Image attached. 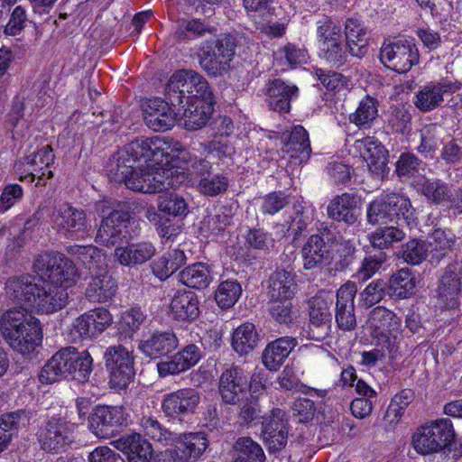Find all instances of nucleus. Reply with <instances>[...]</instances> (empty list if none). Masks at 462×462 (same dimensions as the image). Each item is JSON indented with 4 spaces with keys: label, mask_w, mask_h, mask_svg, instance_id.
Returning a JSON list of instances; mask_svg holds the SVG:
<instances>
[{
    "label": "nucleus",
    "mask_w": 462,
    "mask_h": 462,
    "mask_svg": "<svg viewBox=\"0 0 462 462\" xmlns=\"http://www.w3.org/2000/svg\"><path fill=\"white\" fill-rule=\"evenodd\" d=\"M37 276H14L5 283L7 297L15 304L38 313H52L63 309L68 289L75 282L76 267L60 253L39 255L33 263Z\"/></svg>",
    "instance_id": "f257e3e1"
},
{
    "label": "nucleus",
    "mask_w": 462,
    "mask_h": 462,
    "mask_svg": "<svg viewBox=\"0 0 462 462\" xmlns=\"http://www.w3.org/2000/svg\"><path fill=\"white\" fill-rule=\"evenodd\" d=\"M29 310L20 305V308H13L5 312L0 319L2 337L14 350L22 355L32 352L42 340L40 322Z\"/></svg>",
    "instance_id": "f03ea898"
},
{
    "label": "nucleus",
    "mask_w": 462,
    "mask_h": 462,
    "mask_svg": "<svg viewBox=\"0 0 462 462\" xmlns=\"http://www.w3.org/2000/svg\"><path fill=\"white\" fill-rule=\"evenodd\" d=\"M165 97L174 107L184 102L213 101V93L206 79L194 70L174 72L165 88Z\"/></svg>",
    "instance_id": "7ed1b4c3"
},
{
    "label": "nucleus",
    "mask_w": 462,
    "mask_h": 462,
    "mask_svg": "<svg viewBox=\"0 0 462 462\" xmlns=\"http://www.w3.org/2000/svg\"><path fill=\"white\" fill-rule=\"evenodd\" d=\"M160 165L152 164L139 170L137 177L128 180L127 188L143 193H161L176 189L185 181L184 172Z\"/></svg>",
    "instance_id": "20e7f679"
},
{
    "label": "nucleus",
    "mask_w": 462,
    "mask_h": 462,
    "mask_svg": "<svg viewBox=\"0 0 462 462\" xmlns=\"http://www.w3.org/2000/svg\"><path fill=\"white\" fill-rule=\"evenodd\" d=\"M455 439L453 424L448 419H440L422 426L413 435V447L426 455L450 448Z\"/></svg>",
    "instance_id": "39448f33"
},
{
    "label": "nucleus",
    "mask_w": 462,
    "mask_h": 462,
    "mask_svg": "<svg viewBox=\"0 0 462 462\" xmlns=\"http://www.w3.org/2000/svg\"><path fill=\"white\" fill-rule=\"evenodd\" d=\"M170 147V142L165 138L140 136L125 145L124 150L135 160L139 170H142L152 164H162L164 159L165 162H169Z\"/></svg>",
    "instance_id": "423d86ee"
},
{
    "label": "nucleus",
    "mask_w": 462,
    "mask_h": 462,
    "mask_svg": "<svg viewBox=\"0 0 462 462\" xmlns=\"http://www.w3.org/2000/svg\"><path fill=\"white\" fill-rule=\"evenodd\" d=\"M104 359L110 386L119 390L126 388L135 374L132 352L122 345L111 346L106 348Z\"/></svg>",
    "instance_id": "0eeeda50"
},
{
    "label": "nucleus",
    "mask_w": 462,
    "mask_h": 462,
    "mask_svg": "<svg viewBox=\"0 0 462 462\" xmlns=\"http://www.w3.org/2000/svg\"><path fill=\"white\" fill-rule=\"evenodd\" d=\"M331 299L325 293H318L308 300L309 323L304 336L310 340L322 341L327 338L332 327Z\"/></svg>",
    "instance_id": "6e6552de"
},
{
    "label": "nucleus",
    "mask_w": 462,
    "mask_h": 462,
    "mask_svg": "<svg viewBox=\"0 0 462 462\" xmlns=\"http://www.w3.org/2000/svg\"><path fill=\"white\" fill-rule=\"evenodd\" d=\"M172 446L161 453L162 462H191L198 460L208 447L204 432L182 434L173 437Z\"/></svg>",
    "instance_id": "1a4fd4ad"
},
{
    "label": "nucleus",
    "mask_w": 462,
    "mask_h": 462,
    "mask_svg": "<svg viewBox=\"0 0 462 462\" xmlns=\"http://www.w3.org/2000/svg\"><path fill=\"white\" fill-rule=\"evenodd\" d=\"M235 40L230 35H224L214 43L204 42L199 48L201 67L209 74H222L235 55Z\"/></svg>",
    "instance_id": "9d476101"
},
{
    "label": "nucleus",
    "mask_w": 462,
    "mask_h": 462,
    "mask_svg": "<svg viewBox=\"0 0 462 462\" xmlns=\"http://www.w3.org/2000/svg\"><path fill=\"white\" fill-rule=\"evenodd\" d=\"M41 448L49 453H60L73 442V432L69 422L60 416H52L37 433Z\"/></svg>",
    "instance_id": "9b49d317"
},
{
    "label": "nucleus",
    "mask_w": 462,
    "mask_h": 462,
    "mask_svg": "<svg viewBox=\"0 0 462 462\" xmlns=\"http://www.w3.org/2000/svg\"><path fill=\"white\" fill-rule=\"evenodd\" d=\"M419 51L414 43L408 40L394 42H383L380 49L382 63L398 73L408 72L419 61Z\"/></svg>",
    "instance_id": "f8f14e48"
},
{
    "label": "nucleus",
    "mask_w": 462,
    "mask_h": 462,
    "mask_svg": "<svg viewBox=\"0 0 462 462\" xmlns=\"http://www.w3.org/2000/svg\"><path fill=\"white\" fill-rule=\"evenodd\" d=\"M89 430L100 439H110L126 425V414L120 406H96L88 417Z\"/></svg>",
    "instance_id": "ddd939ff"
},
{
    "label": "nucleus",
    "mask_w": 462,
    "mask_h": 462,
    "mask_svg": "<svg viewBox=\"0 0 462 462\" xmlns=\"http://www.w3.org/2000/svg\"><path fill=\"white\" fill-rule=\"evenodd\" d=\"M336 238L334 229L321 225L319 232L311 235L302 247L303 268L305 270L320 268L328 258L330 245Z\"/></svg>",
    "instance_id": "4468645a"
},
{
    "label": "nucleus",
    "mask_w": 462,
    "mask_h": 462,
    "mask_svg": "<svg viewBox=\"0 0 462 462\" xmlns=\"http://www.w3.org/2000/svg\"><path fill=\"white\" fill-rule=\"evenodd\" d=\"M460 88L459 82L448 79L429 82L420 88L414 104L421 112L432 111L448 102L451 96Z\"/></svg>",
    "instance_id": "2eb2a0df"
},
{
    "label": "nucleus",
    "mask_w": 462,
    "mask_h": 462,
    "mask_svg": "<svg viewBox=\"0 0 462 462\" xmlns=\"http://www.w3.org/2000/svg\"><path fill=\"white\" fill-rule=\"evenodd\" d=\"M199 402L198 391L182 388L163 395L162 411L167 417L181 420L195 412Z\"/></svg>",
    "instance_id": "dca6fc26"
},
{
    "label": "nucleus",
    "mask_w": 462,
    "mask_h": 462,
    "mask_svg": "<svg viewBox=\"0 0 462 462\" xmlns=\"http://www.w3.org/2000/svg\"><path fill=\"white\" fill-rule=\"evenodd\" d=\"M462 299V262L448 264L439 280L438 300L446 309H456Z\"/></svg>",
    "instance_id": "f3484780"
},
{
    "label": "nucleus",
    "mask_w": 462,
    "mask_h": 462,
    "mask_svg": "<svg viewBox=\"0 0 462 462\" xmlns=\"http://www.w3.org/2000/svg\"><path fill=\"white\" fill-rule=\"evenodd\" d=\"M263 437L271 452L282 450L288 442V420L286 412L274 408L268 415L263 416Z\"/></svg>",
    "instance_id": "a211bd4d"
},
{
    "label": "nucleus",
    "mask_w": 462,
    "mask_h": 462,
    "mask_svg": "<svg viewBox=\"0 0 462 462\" xmlns=\"http://www.w3.org/2000/svg\"><path fill=\"white\" fill-rule=\"evenodd\" d=\"M52 226L66 237H72L84 232L88 226V218L85 211L64 203L52 212Z\"/></svg>",
    "instance_id": "6ab92c4d"
},
{
    "label": "nucleus",
    "mask_w": 462,
    "mask_h": 462,
    "mask_svg": "<svg viewBox=\"0 0 462 462\" xmlns=\"http://www.w3.org/2000/svg\"><path fill=\"white\" fill-rule=\"evenodd\" d=\"M250 383L245 371L232 365L225 369L218 379V393L226 404H236L246 393Z\"/></svg>",
    "instance_id": "aec40b11"
},
{
    "label": "nucleus",
    "mask_w": 462,
    "mask_h": 462,
    "mask_svg": "<svg viewBox=\"0 0 462 462\" xmlns=\"http://www.w3.org/2000/svg\"><path fill=\"white\" fill-rule=\"evenodd\" d=\"M357 291L355 282L341 285L336 294L335 319L337 326L343 331H352L356 327L354 300Z\"/></svg>",
    "instance_id": "412c9836"
},
{
    "label": "nucleus",
    "mask_w": 462,
    "mask_h": 462,
    "mask_svg": "<svg viewBox=\"0 0 462 462\" xmlns=\"http://www.w3.org/2000/svg\"><path fill=\"white\" fill-rule=\"evenodd\" d=\"M128 214L112 211L104 217L97 232L96 241L106 246H115L127 239Z\"/></svg>",
    "instance_id": "4be33fe9"
},
{
    "label": "nucleus",
    "mask_w": 462,
    "mask_h": 462,
    "mask_svg": "<svg viewBox=\"0 0 462 462\" xmlns=\"http://www.w3.org/2000/svg\"><path fill=\"white\" fill-rule=\"evenodd\" d=\"M27 172L20 177V180H28L30 182L37 180V185H44L47 180L53 177L52 171L49 169L53 164L55 155L51 145H45L36 152L27 156L25 159Z\"/></svg>",
    "instance_id": "5701e85b"
},
{
    "label": "nucleus",
    "mask_w": 462,
    "mask_h": 462,
    "mask_svg": "<svg viewBox=\"0 0 462 462\" xmlns=\"http://www.w3.org/2000/svg\"><path fill=\"white\" fill-rule=\"evenodd\" d=\"M372 336L390 345V337L401 329L402 320L393 311L383 306L374 308L368 315Z\"/></svg>",
    "instance_id": "b1692460"
},
{
    "label": "nucleus",
    "mask_w": 462,
    "mask_h": 462,
    "mask_svg": "<svg viewBox=\"0 0 462 462\" xmlns=\"http://www.w3.org/2000/svg\"><path fill=\"white\" fill-rule=\"evenodd\" d=\"M170 101L161 98L151 99L144 110L145 125L155 132L171 129L178 117V110L174 111Z\"/></svg>",
    "instance_id": "393cba45"
},
{
    "label": "nucleus",
    "mask_w": 462,
    "mask_h": 462,
    "mask_svg": "<svg viewBox=\"0 0 462 462\" xmlns=\"http://www.w3.org/2000/svg\"><path fill=\"white\" fill-rule=\"evenodd\" d=\"M73 348L64 347L51 356L40 372L39 380L42 383L51 384L70 376Z\"/></svg>",
    "instance_id": "a878e982"
},
{
    "label": "nucleus",
    "mask_w": 462,
    "mask_h": 462,
    "mask_svg": "<svg viewBox=\"0 0 462 462\" xmlns=\"http://www.w3.org/2000/svg\"><path fill=\"white\" fill-rule=\"evenodd\" d=\"M177 106L180 124L189 131L205 126L213 113V101L184 102Z\"/></svg>",
    "instance_id": "bb28decb"
},
{
    "label": "nucleus",
    "mask_w": 462,
    "mask_h": 462,
    "mask_svg": "<svg viewBox=\"0 0 462 462\" xmlns=\"http://www.w3.org/2000/svg\"><path fill=\"white\" fill-rule=\"evenodd\" d=\"M117 291V282L105 269H99L90 274V281L85 291L86 298L91 302H107L112 300Z\"/></svg>",
    "instance_id": "cd10ccee"
},
{
    "label": "nucleus",
    "mask_w": 462,
    "mask_h": 462,
    "mask_svg": "<svg viewBox=\"0 0 462 462\" xmlns=\"http://www.w3.org/2000/svg\"><path fill=\"white\" fill-rule=\"evenodd\" d=\"M283 150L294 161L295 164L306 162L311 153L307 131L301 125H295L291 131L282 134Z\"/></svg>",
    "instance_id": "c85d7f7f"
},
{
    "label": "nucleus",
    "mask_w": 462,
    "mask_h": 462,
    "mask_svg": "<svg viewBox=\"0 0 462 462\" xmlns=\"http://www.w3.org/2000/svg\"><path fill=\"white\" fill-rule=\"evenodd\" d=\"M178 346L176 335L171 330L154 331L144 337L138 349L150 358H159L172 352Z\"/></svg>",
    "instance_id": "c756f323"
},
{
    "label": "nucleus",
    "mask_w": 462,
    "mask_h": 462,
    "mask_svg": "<svg viewBox=\"0 0 462 462\" xmlns=\"http://www.w3.org/2000/svg\"><path fill=\"white\" fill-rule=\"evenodd\" d=\"M111 444L126 455L128 462H151L152 445L139 433L122 436Z\"/></svg>",
    "instance_id": "7c9ffc66"
},
{
    "label": "nucleus",
    "mask_w": 462,
    "mask_h": 462,
    "mask_svg": "<svg viewBox=\"0 0 462 462\" xmlns=\"http://www.w3.org/2000/svg\"><path fill=\"white\" fill-rule=\"evenodd\" d=\"M139 174V164L122 148L115 153L107 164V175L111 181L125 183L134 180Z\"/></svg>",
    "instance_id": "2f4dec72"
},
{
    "label": "nucleus",
    "mask_w": 462,
    "mask_h": 462,
    "mask_svg": "<svg viewBox=\"0 0 462 462\" xmlns=\"http://www.w3.org/2000/svg\"><path fill=\"white\" fill-rule=\"evenodd\" d=\"M360 155L367 162L372 172L383 174L387 165L388 152L384 146L374 137H365L356 142Z\"/></svg>",
    "instance_id": "473e14b6"
},
{
    "label": "nucleus",
    "mask_w": 462,
    "mask_h": 462,
    "mask_svg": "<svg viewBox=\"0 0 462 462\" xmlns=\"http://www.w3.org/2000/svg\"><path fill=\"white\" fill-rule=\"evenodd\" d=\"M156 248L150 242L129 244L125 246H117L115 256L120 264L127 267L141 265L155 254Z\"/></svg>",
    "instance_id": "72a5a7b5"
},
{
    "label": "nucleus",
    "mask_w": 462,
    "mask_h": 462,
    "mask_svg": "<svg viewBox=\"0 0 462 462\" xmlns=\"http://www.w3.org/2000/svg\"><path fill=\"white\" fill-rule=\"evenodd\" d=\"M296 345L297 340L292 337H282L269 343L263 353L264 366L270 371H277Z\"/></svg>",
    "instance_id": "f704fd0d"
},
{
    "label": "nucleus",
    "mask_w": 462,
    "mask_h": 462,
    "mask_svg": "<svg viewBox=\"0 0 462 462\" xmlns=\"http://www.w3.org/2000/svg\"><path fill=\"white\" fill-rule=\"evenodd\" d=\"M345 35L349 53L354 57H364L368 51L367 28L357 19L349 18L346 21Z\"/></svg>",
    "instance_id": "c9c22d12"
},
{
    "label": "nucleus",
    "mask_w": 462,
    "mask_h": 462,
    "mask_svg": "<svg viewBox=\"0 0 462 462\" xmlns=\"http://www.w3.org/2000/svg\"><path fill=\"white\" fill-rule=\"evenodd\" d=\"M298 88L286 84L282 79L269 81L266 88L267 100L271 109L277 112H288L291 101L297 96Z\"/></svg>",
    "instance_id": "e433bc0d"
},
{
    "label": "nucleus",
    "mask_w": 462,
    "mask_h": 462,
    "mask_svg": "<svg viewBox=\"0 0 462 462\" xmlns=\"http://www.w3.org/2000/svg\"><path fill=\"white\" fill-rule=\"evenodd\" d=\"M170 310L172 317L180 321H190L199 317V300L190 291H177L171 299Z\"/></svg>",
    "instance_id": "4c0bfd02"
},
{
    "label": "nucleus",
    "mask_w": 462,
    "mask_h": 462,
    "mask_svg": "<svg viewBox=\"0 0 462 462\" xmlns=\"http://www.w3.org/2000/svg\"><path fill=\"white\" fill-rule=\"evenodd\" d=\"M297 291L296 275L290 271L278 269L268 280V297L270 299H293Z\"/></svg>",
    "instance_id": "58836bf2"
},
{
    "label": "nucleus",
    "mask_w": 462,
    "mask_h": 462,
    "mask_svg": "<svg viewBox=\"0 0 462 462\" xmlns=\"http://www.w3.org/2000/svg\"><path fill=\"white\" fill-rule=\"evenodd\" d=\"M66 251L88 269L90 274L107 267L105 253L97 246L73 245L68 246Z\"/></svg>",
    "instance_id": "ea45409f"
},
{
    "label": "nucleus",
    "mask_w": 462,
    "mask_h": 462,
    "mask_svg": "<svg viewBox=\"0 0 462 462\" xmlns=\"http://www.w3.org/2000/svg\"><path fill=\"white\" fill-rule=\"evenodd\" d=\"M357 199L354 194L343 193L335 197L328 205L327 213L329 218L353 225L357 221L355 209Z\"/></svg>",
    "instance_id": "a19ab883"
},
{
    "label": "nucleus",
    "mask_w": 462,
    "mask_h": 462,
    "mask_svg": "<svg viewBox=\"0 0 462 462\" xmlns=\"http://www.w3.org/2000/svg\"><path fill=\"white\" fill-rule=\"evenodd\" d=\"M216 26L200 19H182L179 21L174 32V37L179 41H192L207 35H217Z\"/></svg>",
    "instance_id": "79ce46f5"
},
{
    "label": "nucleus",
    "mask_w": 462,
    "mask_h": 462,
    "mask_svg": "<svg viewBox=\"0 0 462 462\" xmlns=\"http://www.w3.org/2000/svg\"><path fill=\"white\" fill-rule=\"evenodd\" d=\"M259 342V335L253 323L245 322L236 328L232 335L231 345L240 356L251 353Z\"/></svg>",
    "instance_id": "37998d69"
},
{
    "label": "nucleus",
    "mask_w": 462,
    "mask_h": 462,
    "mask_svg": "<svg viewBox=\"0 0 462 462\" xmlns=\"http://www.w3.org/2000/svg\"><path fill=\"white\" fill-rule=\"evenodd\" d=\"M180 279L186 286L200 290L207 288L213 277L208 264L197 263L185 267L180 273Z\"/></svg>",
    "instance_id": "c03bdc74"
},
{
    "label": "nucleus",
    "mask_w": 462,
    "mask_h": 462,
    "mask_svg": "<svg viewBox=\"0 0 462 462\" xmlns=\"http://www.w3.org/2000/svg\"><path fill=\"white\" fill-rule=\"evenodd\" d=\"M28 423L24 411H16L0 417V453L9 445L15 431Z\"/></svg>",
    "instance_id": "a18cd8bd"
},
{
    "label": "nucleus",
    "mask_w": 462,
    "mask_h": 462,
    "mask_svg": "<svg viewBox=\"0 0 462 462\" xmlns=\"http://www.w3.org/2000/svg\"><path fill=\"white\" fill-rule=\"evenodd\" d=\"M186 262V255L183 251L174 249L163 254L152 264V273L160 280H166Z\"/></svg>",
    "instance_id": "49530a36"
},
{
    "label": "nucleus",
    "mask_w": 462,
    "mask_h": 462,
    "mask_svg": "<svg viewBox=\"0 0 462 462\" xmlns=\"http://www.w3.org/2000/svg\"><path fill=\"white\" fill-rule=\"evenodd\" d=\"M420 190L429 201L434 204L449 203L451 205L453 190L441 180H425L420 184Z\"/></svg>",
    "instance_id": "de8ad7c7"
},
{
    "label": "nucleus",
    "mask_w": 462,
    "mask_h": 462,
    "mask_svg": "<svg viewBox=\"0 0 462 462\" xmlns=\"http://www.w3.org/2000/svg\"><path fill=\"white\" fill-rule=\"evenodd\" d=\"M383 198L393 221L402 218L407 225H410L414 220L415 210L408 198L397 193H390Z\"/></svg>",
    "instance_id": "09e8293b"
},
{
    "label": "nucleus",
    "mask_w": 462,
    "mask_h": 462,
    "mask_svg": "<svg viewBox=\"0 0 462 462\" xmlns=\"http://www.w3.org/2000/svg\"><path fill=\"white\" fill-rule=\"evenodd\" d=\"M292 299H270L269 312L279 324L289 326L299 317V310L292 304Z\"/></svg>",
    "instance_id": "8fccbe9b"
},
{
    "label": "nucleus",
    "mask_w": 462,
    "mask_h": 462,
    "mask_svg": "<svg viewBox=\"0 0 462 462\" xmlns=\"http://www.w3.org/2000/svg\"><path fill=\"white\" fill-rule=\"evenodd\" d=\"M159 212L171 217H185L189 213V204L180 195L171 192L158 197Z\"/></svg>",
    "instance_id": "3c124183"
},
{
    "label": "nucleus",
    "mask_w": 462,
    "mask_h": 462,
    "mask_svg": "<svg viewBox=\"0 0 462 462\" xmlns=\"http://www.w3.org/2000/svg\"><path fill=\"white\" fill-rule=\"evenodd\" d=\"M415 281L408 269H401L393 273L389 280V290L392 296L405 299L413 294Z\"/></svg>",
    "instance_id": "603ef678"
},
{
    "label": "nucleus",
    "mask_w": 462,
    "mask_h": 462,
    "mask_svg": "<svg viewBox=\"0 0 462 462\" xmlns=\"http://www.w3.org/2000/svg\"><path fill=\"white\" fill-rule=\"evenodd\" d=\"M233 219L232 209L229 207L222 206L215 210L214 214L208 215L201 222L200 230L205 233L217 235L224 231L231 225Z\"/></svg>",
    "instance_id": "864d4df0"
},
{
    "label": "nucleus",
    "mask_w": 462,
    "mask_h": 462,
    "mask_svg": "<svg viewBox=\"0 0 462 462\" xmlns=\"http://www.w3.org/2000/svg\"><path fill=\"white\" fill-rule=\"evenodd\" d=\"M235 462H264L265 455L261 446L249 437L239 438L235 446Z\"/></svg>",
    "instance_id": "5fc2aeb1"
},
{
    "label": "nucleus",
    "mask_w": 462,
    "mask_h": 462,
    "mask_svg": "<svg viewBox=\"0 0 462 462\" xmlns=\"http://www.w3.org/2000/svg\"><path fill=\"white\" fill-rule=\"evenodd\" d=\"M444 133L440 125L430 124L425 125L420 130L421 142L418 147L419 152L424 154L426 158L433 157L435 151L441 143V136Z\"/></svg>",
    "instance_id": "6e6d98bb"
},
{
    "label": "nucleus",
    "mask_w": 462,
    "mask_h": 462,
    "mask_svg": "<svg viewBox=\"0 0 462 462\" xmlns=\"http://www.w3.org/2000/svg\"><path fill=\"white\" fill-rule=\"evenodd\" d=\"M377 113L376 100L366 97L360 101L356 110L349 115V121L358 127L367 128L377 117Z\"/></svg>",
    "instance_id": "4d7b16f0"
},
{
    "label": "nucleus",
    "mask_w": 462,
    "mask_h": 462,
    "mask_svg": "<svg viewBox=\"0 0 462 462\" xmlns=\"http://www.w3.org/2000/svg\"><path fill=\"white\" fill-rule=\"evenodd\" d=\"M229 186V178L226 173L209 174L200 178L198 184V190L207 197H217L224 194Z\"/></svg>",
    "instance_id": "13d9d810"
},
{
    "label": "nucleus",
    "mask_w": 462,
    "mask_h": 462,
    "mask_svg": "<svg viewBox=\"0 0 462 462\" xmlns=\"http://www.w3.org/2000/svg\"><path fill=\"white\" fill-rule=\"evenodd\" d=\"M405 237V232L399 226H385L377 229L369 236V242L374 247L383 249L393 243L401 242Z\"/></svg>",
    "instance_id": "bf43d9fd"
},
{
    "label": "nucleus",
    "mask_w": 462,
    "mask_h": 462,
    "mask_svg": "<svg viewBox=\"0 0 462 462\" xmlns=\"http://www.w3.org/2000/svg\"><path fill=\"white\" fill-rule=\"evenodd\" d=\"M140 426L145 435L152 440L168 446L171 443L173 435L152 416L143 415L140 419Z\"/></svg>",
    "instance_id": "052dcab7"
},
{
    "label": "nucleus",
    "mask_w": 462,
    "mask_h": 462,
    "mask_svg": "<svg viewBox=\"0 0 462 462\" xmlns=\"http://www.w3.org/2000/svg\"><path fill=\"white\" fill-rule=\"evenodd\" d=\"M242 292L240 284L234 280L222 282L215 292V299L222 309L232 307L239 299Z\"/></svg>",
    "instance_id": "680f3d73"
},
{
    "label": "nucleus",
    "mask_w": 462,
    "mask_h": 462,
    "mask_svg": "<svg viewBox=\"0 0 462 462\" xmlns=\"http://www.w3.org/2000/svg\"><path fill=\"white\" fill-rule=\"evenodd\" d=\"M356 248L354 245L345 240L337 245L335 253L331 256L330 264L332 269L337 272L346 270L355 260Z\"/></svg>",
    "instance_id": "e2e57ef3"
},
{
    "label": "nucleus",
    "mask_w": 462,
    "mask_h": 462,
    "mask_svg": "<svg viewBox=\"0 0 462 462\" xmlns=\"http://www.w3.org/2000/svg\"><path fill=\"white\" fill-rule=\"evenodd\" d=\"M387 282L383 279L371 282L359 294V301L365 308L379 303L386 294Z\"/></svg>",
    "instance_id": "0e129e2a"
},
{
    "label": "nucleus",
    "mask_w": 462,
    "mask_h": 462,
    "mask_svg": "<svg viewBox=\"0 0 462 462\" xmlns=\"http://www.w3.org/2000/svg\"><path fill=\"white\" fill-rule=\"evenodd\" d=\"M272 0H244V6L256 23L265 25L272 22L274 8Z\"/></svg>",
    "instance_id": "69168bd1"
},
{
    "label": "nucleus",
    "mask_w": 462,
    "mask_h": 462,
    "mask_svg": "<svg viewBox=\"0 0 462 462\" xmlns=\"http://www.w3.org/2000/svg\"><path fill=\"white\" fill-rule=\"evenodd\" d=\"M71 355L75 360L71 364L70 376L75 380L84 382L88 378L92 371L93 359L87 350L79 352L75 347Z\"/></svg>",
    "instance_id": "338daca9"
},
{
    "label": "nucleus",
    "mask_w": 462,
    "mask_h": 462,
    "mask_svg": "<svg viewBox=\"0 0 462 462\" xmlns=\"http://www.w3.org/2000/svg\"><path fill=\"white\" fill-rule=\"evenodd\" d=\"M69 335L74 342L97 337L95 327L87 312L73 320Z\"/></svg>",
    "instance_id": "774afa93"
}]
</instances>
